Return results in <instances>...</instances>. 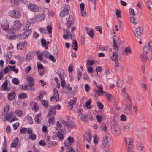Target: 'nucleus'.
I'll return each mask as SVG.
<instances>
[{"mask_svg": "<svg viewBox=\"0 0 152 152\" xmlns=\"http://www.w3.org/2000/svg\"><path fill=\"white\" fill-rule=\"evenodd\" d=\"M8 14L12 17L17 19H19L21 16L20 12L16 10L10 11L8 12Z\"/></svg>", "mask_w": 152, "mask_h": 152, "instance_id": "1", "label": "nucleus"}, {"mask_svg": "<svg viewBox=\"0 0 152 152\" xmlns=\"http://www.w3.org/2000/svg\"><path fill=\"white\" fill-rule=\"evenodd\" d=\"M152 49V42H149L146 45L143 49V53L144 55H146Z\"/></svg>", "mask_w": 152, "mask_h": 152, "instance_id": "2", "label": "nucleus"}, {"mask_svg": "<svg viewBox=\"0 0 152 152\" xmlns=\"http://www.w3.org/2000/svg\"><path fill=\"white\" fill-rule=\"evenodd\" d=\"M31 29H29L28 30L26 31L23 33L20 34L19 36V39H26L31 34Z\"/></svg>", "mask_w": 152, "mask_h": 152, "instance_id": "3", "label": "nucleus"}, {"mask_svg": "<svg viewBox=\"0 0 152 152\" xmlns=\"http://www.w3.org/2000/svg\"><path fill=\"white\" fill-rule=\"evenodd\" d=\"M69 10V5L66 6L64 7L63 10L61 11L60 13V16L61 17H64L68 14Z\"/></svg>", "mask_w": 152, "mask_h": 152, "instance_id": "4", "label": "nucleus"}, {"mask_svg": "<svg viewBox=\"0 0 152 152\" xmlns=\"http://www.w3.org/2000/svg\"><path fill=\"white\" fill-rule=\"evenodd\" d=\"M111 131L112 134L115 136L119 135L121 133L120 128L117 125H115V127L111 128Z\"/></svg>", "mask_w": 152, "mask_h": 152, "instance_id": "5", "label": "nucleus"}, {"mask_svg": "<svg viewBox=\"0 0 152 152\" xmlns=\"http://www.w3.org/2000/svg\"><path fill=\"white\" fill-rule=\"evenodd\" d=\"M28 7L29 10L34 12H38L39 10L38 6L31 3H29L28 5Z\"/></svg>", "mask_w": 152, "mask_h": 152, "instance_id": "6", "label": "nucleus"}, {"mask_svg": "<svg viewBox=\"0 0 152 152\" xmlns=\"http://www.w3.org/2000/svg\"><path fill=\"white\" fill-rule=\"evenodd\" d=\"M67 20L66 25L68 28H70L73 23V16L70 15L68 18H66Z\"/></svg>", "mask_w": 152, "mask_h": 152, "instance_id": "7", "label": "nucleus"}, {"mask_svg": "<svg viewBox=\"0 0 152 152\" xmlns=\"http://www.w3.org/2000/svg\"><path fill=\"white\" fill-rule=\"evenodd\" d=\"M143 31V28L142 27H139L137 28L134 32L135 36L137 37H140L142 34Z\"/></svg>", "mask_w": 152, "mask_h": 152, "instance_id": "8", "label": "nucleus"}, {"mask_svg": "<svg viewBox=\"0 0 152 152\" xmlns=\"http://www.w3.org/2000/svg\"><path fill=\"white\" fill-rule=\"evenodd\" d=\"M22 26L21 23L19 20H17L13 22L12 27L14 29H17L20 28Z\"/></svg>", "mask_w": 152, "mask_h": 152, "instance_id": "9", "label": "nucleus"}, {"mask_svg": "<svg viewBox=\"0 0 152 152\" xmlns=\"http://www.w3.org/2000/svg\"><path fill=\"white\" fill-rule=\"evenodd\" d=\"M109 135V133H106L103 137L102 141V144L104 146H106L108 144L109 140H108V137Z\"/></svg>", "mask_w": 152, "mask_h": 152, "instance_id": "10", "label": "nucleus"}, {"mask_svg": "<svg viewBox=\"0 0 152 152\" xmlns=\"http://www.w3.org/2000/svg\"><path fill=\"white\" fill-rule=\"evenodd\" d=\"M26 80L28 85L30 87H32L34 85V79L32 77H27Z\"/></svg>", "mask_w": 152, "mask_h": 152, "instance_id": "11", "label": "nucleus"}, {"mask_svg": "<svg viewBox=\"0 0 152 152\" xmlns=\"http://www.w3.org/2000/svg\"><path fill=\"white\" fill-rule=\"evenodd\" d=\"M113 49L115 51H117L120 46V43L118 41H116L114 38L113 39Z\"/></svg>", "mask_w": 152, "mask_h": 152, "instance_id": "12", "label": "nucleus"}, {"mask_svg": "<svg viewBox=\"0 0 152 152\" xmlns=\"http://www.w3.org/2000/svg\"><path fill=\"white\" fill-rule=\"evenodd\" d=\"M35 53L33 52H31L28 53L26 57V59L28 61L31 59L34 56Z\"/></svg>", "mask_w": 152, "mask_h": 152, "instance_id": "13", "label": "nucleus"}, {"mask_svg": "<svg viewBox=\"0 0 152 152\" xmlns=\"http://www.w3.org/2000/svg\"><path fill=\"white\" fill-rule=\"evenodd\" d=\"M19 140V139L18 138L16 137L15 138L11 143V148H15L18 145Z\"/></svg>", "mask_w": 152, "mask_h": 152, "instance_id": "14", "label": "nucleus"}, {"mask_svg": "<svg viewBox=\"0 0 152 152\" xmlns=\"http://www.w3.org/2000/svg\"><path fill=\"white\" fill-rule=\"evenodd\" d=\"M65 126H67L70 128H72L76 126V125L73 121H70L66 123L65 125Z\"/></svg>", "mask_w": 152, "mask_h": 152, "instance_id": "15", "label": "nucleus"}, {"mask_svg": "<svg viewBox=\"0 0 152 152\" xmlns=\"http://www.w3.org/2000/svg\"><path fill=\"white\" fill-rule=\"evenodd\" d=\"M85 140L87 141L88 142H91V135L89 133H86L84 135Z\"/></svg>", "mask_w": 152, "mask_h": 152, "instance_id": "16", "label": "nucleus"}, {"mask_svg": "<svg viewBox=\"0 0 152 152\" xmlns=\"http://www.w3.org/2000/svg\"><path fill=\"white\" fill-rule=\"evenodd\" d=\"M45 17V15L44 13H43L38 15L36 17V20L37 21L39 22L43 20Z\"/></svg>", "mask_w": 152, "mask_h": 152, "instance_id": "17", "label": "nucleus"}, {"mask_svg": "<svg viewBox=\"0 0 152 152\" xmlns=\"http://www.w3.org/2000/svg\"><path fill=\"white\" fill-rule=\"evenodd\" d=\"M63 131L61 129L59 130L57 133V136L60 140H62L64 139Z\"/></svg>", "mask_w": 152, "mask_h": 152, "instance_id": "18", "label": "nucleus"}, {"mask_svg": "<svg viewBox=\"0 0 152 152\" xmlns=\"http://www.w3.org/2000/svg\"><path fill=\"white\" fill-rule=\"evenodd\" d=\"M15 96V94L14 92L8 93L7 95V98L9 100H12L14 99Z\"/></svg>", "mask_w": 152, "mask_h": 152, "instance_id": "19", "label": "nucleus"}, {"mask_svg": "<svg viewBox=\"0 0 152 152\" xmlns=\"http://www.w3.org/2000/svg\"><path fill=\"white\" fill-rule=\"evenodd\" d=\"M132 107L128 105H126V107L124 108V111L126 113H129L131 112V109Z\"/></svg>", "mask_w": 152, "mask_h": 152, "instance_id": "20", "label": "nucleus"}, {"mask_svg": "<svg viewBox=\"0 0 152 152\" xmlns=\"http://www.w3.org/2000/svg\"><path fill=\"white\" fill-rule=\"evenodd\" d=\"M9 26V24L7 21L4 22L1 25L2 28L4 30H6L8 28Z\"/></svg>", "mask_w": 152, "mask_h": 152, "instance_id": "21", "label": "nucleus"}, {"mask_svg": "<svg viewBox=\"0 0 152 152\" xmlns=\"http://www.w3.org/2000/svg\"><path fill=\"white\" fill-rule=\"evenodd\" d=\"M58 75L60 79L61 80H64L66 76L65 74L64 73V71L62 69L61 70L60 73H58Z\"/></svg>", "mask_w": 152, "mask_h": 152, "instance_id": "22", "label": "nucleus"}, {"mask_svg": "<svg viewBox=\"0 0 152 152\" xmlns=\"http://www.w3.org/2000/svg\"><path fill=\"white\" fill-rule=\"evenodd\" d=\"M81 120L85 123H87L88 122L87 120V118L88 117L86 114L85 115H83V114H81Z\"/></svg>", "mask_w": 152, "mask_h": 152, "instance_id": "23", "label": "nucleus"}, {"mask_svg": "<svg viewBox=\"0 0 152 152\" xmlns=\"http://www.w3.org/2000/svg\"><path fill=\"white\" fill-rule=\"evenodd\" d=\"M8 82L7 80H5L4 82L3 83L1 87L3 88V89L4 90H6L8 91L10 90L9 88H7Z\"/></svg>", "mask_w": 152, "mask_h": 152, "instance_id": "24", "label": "nucleus"}, {"mask_svg": "<svg viewBox=\"0 0 152 152\" xmlns=\"http://www.w3.org/2000/svg\"><path fill=\"white\" fill-rule=\"evenodd\" d=\"M12 115V114L11 113H10L8 115H7V114H4L3 113L2 114V117L5 120H7L9 119L11 117Z\"/></svg>", "mask_w": 152, "mask_h": 152, "instance_id": "25", "label": "nucleus"}, {"mask_svg": "<svg viewBox=\"0 0 152 152\" xmlns=\"http://www.w3.org/2000/svg\"><path fill=\"white\" fill-rule=\"evenodd\" d=\"M117 53L116 52H113L111 57L112 60L114 61H117Z\"/></svg>", "mask_w": 152, "mask_h": 152, "instance_id": "26", "label": "nucleus"}, {"mask_svg": "<svg viewBox=\"0 0 152 152\" xmlns=\"http://www.w3.org/2000/svg\"><path fill=\"white\" fill-rule=\"evenodd\" d=\"M136 147L137 149L139 151L143 150L144 148V146L140 142H137L136 144Z\"/></svg>", "mask_w": 152, "mask_h": 152, "instance_id": "27", "label": "nucleus"}, {"mask_svg": "<svg viewBox=\"0 0 152 152\" xmlns=\"http://www.w3.org/2000/svg\"><path fill=\"white\" fill-rule=\"evenodd\" d=\"M41 114L40 113L37 114L35 116V121L36 123L39 124L41 122L40 120H39V118L41 117Z\"/></svg>", "mask_w": 152, "mask_h": 152, "instance_id": "28", "label": "nucleus"}, {"mask_svg": "<svg viewBox=\"0 0 152 152\" xmlns=\"http://www.w3.org/2000/svg\"><path fill=\"white\" fill-rule=\"evenodd\" d=\"M27 95L26 93H23L19 94L18 95V97L21 99H24L27 98Z\"/></svg>", "mask_w": 152, "mask_h": 152, "instance_id": "29", "label": "nucleus"}, {"mask_svg": "<svg viewBox=\"0 0 152 152\" xmlns=\"http://www.w3.org/2000/svg\"><path fill=\"white\" fill-rule=\"evenodd\" d=\"M33 108L32 109V110H34V112H36L38 110L39 107L37 103L34 102L33 103Z\"/></svg>", "mask_w": 152, "mask_h": 152, "instance_id": "30", "label": "nucleus"}, {"mask_svg": "<svg viewBox=\"0 0 152 152\" xmlns=\"http://www.w3.org/2000/svg\"><path fill=\"white\" fill-rule=\"evenodd\" d=\"M25 44V43L24 42L18 44L17 46V48L19 50L22 49L23 48V46Z\"/></svg>", "mask_w": 152, "mask_h": 152, "instance_id": "31", "label": "nucleus"}, {"mask_svg": "<svg viewBox=\"0 0 152 152\" xmlns=\"http://www.w3.org/2000/svg\"><path fill=\"white\" fill-rule=\"evenodd\" d=\"M31 25V23L29 22L28 21V20L26 25L25 26L23 27V30H28L29 29L28 28L30 27Z\"/></svg>", "mask_w": 152, "mask_h": 152, "instance_id": "32", "label": "nucleus"}, {"mask_svg": "<svg viewBox=\"0 0 152 152\" xmlns=\"http://www.w3.org/2000/svg\"><path fill=\"white\" fill-rule=\"evenodd\" d=\"M125 141L126 144L129 145H131L132 140L131 138L126 137L125 138Z\"/></svg>", "mask_w": 152, "mask_h": 152, "instance_id": "33", "label": "nucleus"}, {"mask_svg": "<svg viewBox=\"0 0 152 152\" xmlns=\"http://www.w3.org/2000/svg\"><path fill=\"white\" fill-rule=\"evenodd\" d=\"M7 39L10 40H13L15 39L16 37V35H7L6 36Z\"/></svg>", "mask_w": 152, "mask_h": 152, "instance_id": "34", "label": "nucleus"}, {"mask_svg": "<svg viewBox=\"0 0 152 152\" xmlns=\"http://www.w3.org/2000/svg\"><path fill=\"white\" fill-rule=\"evenodd\" d=\"M72 47H75L74 48H73V49L76 50V51L77 50L78 45L77 43L76 40H75L73 42Z\"/></svg>", "mask_w": 152, "mask_h": 152, "instance_id": "35", "label": "nucleus"}, {"mask_svg": "<svg viewBox=\"0 0 152 152\" xmlns=\"http://www.w3.org/2000/svg\"><path fill=\"white\" fill-rule=\"evenodd\" d=\"M44 93V91L41 92L39 93L38 96L36 98V99H37V100H39L41 99H42L43 97V95Z\"/></svg>", "mask_w": 152, "mask_h": 152, "instance_id": "36", "label": "nucleus"}, {"mask_svg": "<svg viewBox=\"0 0 152 152\" xmlns=\"http://www.w3.org/2000/svg\"><path fill=\"white\" fill-rule=\"evenodd\" d=\"M130 21L131 22L134 24H136L137 23V20L134 17H130Z\"/></svg>", "mask_w": 152, "mask_h": 152, "instance_id": "37", "label": "nucleus"}, {"mask_svg": "<svg viewBox=\"0 0 152 152\" xmlns=\"http://www.w3.org/2000/svg\"><path fill=\"white\" fill-rule=\"evenodd\" d=\"M12 83L15 85H18L19 83V80L18 79L14 78L12 80Z\"/></svg>", "mask_w": 152, "mask_h": 152, "instance_id": "38", "label": "nucleus"}, {"mask_svg": "<svg viewBox=\"0 0 152 152\" xmlns=\"http://www.w3.org/2000/svg\"><path fill=\"white\" fill-rule=\"evenodd\" d=\"M57 144V143L55 141H53V142L49 143L48 145V147L49 148L53 147L55 146Z\"/></svg>", "mask_w": 152, "mask_h": 152, "instance_id": "39", "label": "nucleus"}, {"mask_svg": "<svg viewBox=\"0 0 152 152\" xmlns=\"http://www.w3.org/2000/svg\"><path fill=\"white\" fill-rule=\"evenodd\" d=\"M37 55L38 59L40 61H42V53L39 52L38 51L37 53Z\"/></svg>", "mask_w": 152, "mask_h": 152, "instance_id": "40", "label": "nucleus"}, {"mask_svg": "<svg viewBox=\"0 0 152 152\" xmlns=\"http://www.w3.org/2000/svg\"><path fill=\"white\" fill-rule=\"evenodd\" d=\"M10 69L11 71L15 72L16 73H17L18 72V70L15 68V66H10Z\"/></svg>", "mask_w": 152, "mask_h": 152, "instance_id": "41", "label": "nucleus"}, {"mask_svg": "<svg viewBox=\"0 0 152 152\" xmlns=\"http://www.w3.org/2000/svg\"><path fill=\"white\" fill-rule=\"evenodd\" d=\"M28 131V129L26 128H23L21 129L20 133L21 134H26Z\"/></svg>", "mask_w": 152, "mask_h": 152, "instance_id": "42", "label": "nucleus"}, {"mask_svg": "<svg viewBox=\"0 0 152 152\" xmlns=\"http://www.w3.org/2000/svg\"><path fill=\"white\" fill-rule=\"evenodd\" d=\"M54 111V110L52 108L49 109L48 112L47 116H51L53 113Z\"/></svg>", "mask_w": 152, "mask_h": 152, "instance_id": "43", "label": "nucleus"}, {"mask_svg": "<svg viewBox=\"0 0 152 152\" xmlns=\"http://www.w3.org/2000/svg\"><path fill=\"white\" fill-rule=\"evenodd\" d=\"M97 48L100 51H104L107 50V48L106 47H102L100 45H98L97 47Z\"/></svg>", "mask_w": 152, "mask_h": 152, "instance_id": "44", "label": "nucleus"}, {"mask_svg": "<svg viewBox=\"0 0 152 152\" xmlns=\"http://www.w3.org/2000/svg\"><path fill=\"white\" fill-rule=\"evenodd\" d=\"M91 102V100L90 99L88 100L85 103V106L87 107L89 109L90 108V107H88L89 106Z\"/></svg>", "mask_w": 152, "mask_h": 152, "instance_id": "45", "label": "nucleus"}, {"mask_svg": "<svg viewBox=\"0 0 152 152\" xmlns=\"http://www.w3.org/2000/svg\"><path fill=\"white\" fill-rule=\"evenodd\" d=\"M42 105L45 107L47 108L48 107V104L47 101L45 100H42Z\"/></svg>", "mask_w": 152, "mask_h": 152, "instance_id": "46", "label": "nucleus"}, {"mask_svg": "<svg viewBox=\"0 0 152 152\" xmlns=\"http://www.w3.org/2000/svg\"><path fill=\"white\" fill-rule=\"evenodd\" d=\"M96 103L97 107L99 108L100 109H103V105L101 102H97Z\"/></svg>", "mask_w": 152, "mask_h": 152, "instance_id": "47", "label": "nucleus"}, {"mask_svg": "<svg viewBox=\"0 0 152 152\" xmlns=\"http://www.w3.org/2000/svg\"><path fill=\"white\" fill-rule=\"evenodd\" d=\"M10 2L12 4L15 5H18L19 3V0H11Z\"/></svg>", "mask_w": 152, "mask_h": 152, "instance_id": "48", "label": "nucleus"}, {"mask_svg": "<svg viewBox=\"0 0 152 152\" xmlns=\"http://www.w3.org/2000/svg\"><path fill=\"white\" fill-rule=\"evenodd\" d=\"M9 107L8 106H7L5 107L4 108V111L3 112L2 114H7V112L9 110Z\"/></svg>", "mask_w": 152, "mask_h": 152, "instance_id": "49", "label": "nucleus"}, {"mask_svg": "<svg viewBox=\"0 0 152 152\" xmlns=\"http://www.w3.org/2000/svg\"><path fill=\"white\" fill-rule=\"evenodd\" d=\"M87 34L91 37H93L94 36V32L93 29H91L89 32H87Z\"/></svg>", "mask_w": 152, "mask_h": 152, "instance_id": "50", "label": "nucleus"}, {"mask_svg": "<svg viewBox=\"0 0 152 152\" xmlns=\"http://www.w3.org/2000/svg\"><path fill=\"white\" fill-rule=\"evenodd\" d=\"M130 125L129 124H126L124 126V130H128L129 132L130 131Z\"/></svg>", "mask_w": 152, "mask_h": 152, "instance_id": "51", "label": "nucleus"}, {"mask_svg": "<svg viewBox=\"0 0 152 152\" xmlns=\"http://www.w3.org/2000/svg\"><path fill=\"white\" fill-rule=\"evenodd\" d=\"M98 87L99 89L98 90L96 91V93L100 95L102 92V87H100V86H97Z\"/></svg>", "mask_w": 152, "mask_h": 152, "instance_id": "52", "label": "nucleus"}, {"mask_svg": "<svg viewBox=\"0 0 152 152\" xmlns=\"http://www.w3.org/2000/svg\"><path fill=\"white\" fill-rule=\"evenodd\" d=\"M15 113L18 117H20L22 115V111L20 110H16Z\"/></svg>", "mask_w": 152, "mask_h": 152, "instance_id": "53", "label": "nucleus"}, {"mask_svg": "<svg viewBox=\"0 0 152 152\" xmlns=\"http://www.w3.org/2000/svg\"><path fill=\"white\" fill-rule=\"evenodd\" d=\"M43 56L46 58H48L49 55V53L47 51H44L42 52Z\"/></svg>", "mask_w": 152, "mask_h": 152, "instance_id": "54", "label": "nucleus"}, {"mask_svg": "<svg viewBox=\"0 0 152 152\" xmlns=\"http://www.w3.org/2000/svg\"><path fill=\"white\" fill-rule=\"evenodd\" d=\"M62 126V124L61 123H60L58 121L56 122V130H57L59 128H60Z\"/></svg>", "mask_w": 152, "mask_h": 152, "instance_id": "55", "label": "nucleus"}, {"mask_svg": "<svg viewBox=\"0 0 152 152\" xmlns=\"http://www.w3.org/2000/svg\"><path fill=\"white\" fill-rule=\"evenodd\" d=\"M123 85V83L121 80H118L117 82V85L118 87H121Z\"/></svg>", "mask_w": 152, "mask_h": 152, "instance_id": "56", "label": "nucleus"}, {"mask_svg": "<svg viewBox=\"0 0 152 152\" xmlns=\"http://www.w3.org/2000/svg\"><path fill=\"white\" fill-rule=\"evenodd\" d=\"M125 52L126 53L127 55H128V53L131 54V51L130 48L129 47L125 48Z\"/></svg>", "mask_w": 152, "mask_h": 152, "instance_id": "57", "label": "nucleus"}, {"mask_svg": "<svg viewBox=\"0 0 152 152\" xmlns=\"http://www.w3.org/2000/svg\"><path fill=\"white\" fill-rule=\"evenodd\" d=\"M48 58L50 60H51L52 62H56V59L55 58L54 56L52 55H49Z\"/></svg>", "mask_w": 152, "mask_h": 152, "instance_id": "58", "label": "nucleus"}, {"mask_svg": "<svg viewBox=\"0 0 152 152\" xmlns=\"http://www.w3.org/2000/svg\"><path fill=\"white\" fill-rule=\"evenodd\" d=\"M120 120L121 121H125L126 120V117L125 115L124 114H122L120 117Z\"/></svg>", "mask_w": 152, "mask_h": 152, "instance_id": "59", "label": "nucleus"}, {"mask_svg": "<svg viewBox=\"0 0 152 152\" xmlns=\"http://www.w3.org/2000/svg\"><path fill=\"white\" fill-rule=\"evenodd\" d=\"M76 102V98H74L73 99H71L69 102L68 104H75Z\"/></svg>", "mask_w": 152, "mask_h": 152, "instance_id": "60", "label": "nucleus"}, {"mask_svg": "<svg viewBox=\"0 0 152 152\" xmlns=\"http://www.w3.org/2000/svg\"><path fill=\"white\" fill-rule=\"evenodd\" d=\"M39 145L42 146H44L46 145V143L44 140H41L39 142Z\"/></svg>", "mask_w": 152, "mask_h": 152, "instance_id": "61", "label": "nucleus"}, {"mask_svg": "<svg viewBox=\"0 0 152 152\" xmlns=\"http://www.w3.org/2000/svg\"><path fill=\"white\" fill-rule=\"evenodd\" d=\"M96 119L99 123H100L102 122V117L99 115H97L96 116Z\"/></svg>", "mask_w": 152, "mask_h": 152, "instance_id": "62", "label": "nucleus"}, {"mask_svg": "<svg viewBox=\"0 0 152 152\" xmlns=\"http://www.w3.org/2000/svg\"><path fill=\"white\" fill-rule=\"evenodd\" d=\"M116 16L118 18H121V12L120 11L118 10H117L116 11Z\"/></svg>", "mask_w": 152, "mask_h": 152, "instance_id": "63", "label": "nucleus"}, {"mask_svg": "<svg viewBox=\"0 0 152 152\" xmlns=\"http://www.w3.org/2000/svg\"><path fill=\"white\" fill-rule=\"evenodd\" d=\"M29 138L32 140H34L36 139V136L35 134H32L29 135Z\"/></svg>", "mask_w": 152, "mask_h": 152, "instance_id": "64", "label": "nucleus"}]
</instances>
